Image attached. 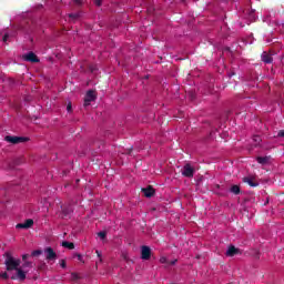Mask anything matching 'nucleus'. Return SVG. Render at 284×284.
Segmentation results:
<instances>
[{"mask_svg":"<svg viewBox=\"0 0 284 284\" xmlns=\"http://www.w3.org/2000/svg\"><path fill=\"white\" fill-rule=\"evenodd\" d=\"M43 254L42 250H36L31 253V256H41Z\"/></svg>","mask_w":284,"mask_h":284,"instance_id":"obj_20","label":"nucleus"},{"mask_svg":"<svg viewBox=\"0 0 284 284\" xmlns=\"http://www.w3.org/2000/svg\"><path fill=\"white\" fill-rule=\"evenodd\" d=\"M44 254H47L45 258L47 261H57V253L54 252L53 247H47L44 248Z\"/></svg>","mask_w":284,"mask_h":284,"instance_id":"obj_9","label":"nucleus"},{"mask_svg":"<svg viewBox=\"0 0 284 284\" xmlns=\"http://www.w3.org/2000/svg\"><path fill=\"white\" fill-rule=\"evenodd\" d=\"M241 251L236 248L234 245L229 246L226 251V256H236Z\"/></svg>","mask_w":284,"mask_h":284,"instance_id":"obj_14","label":"nucleus"},{"mask_svg":"<svg viewBox=\"0 0 284 284\" xmlns=\"http://www.w3.org/2000/svg\"><path fill=\"white\" fill-rule=\"evenodd\" d=\"M67 110H68V112H72V104H71V103H69V104L67 105Z\"/></svg>","mask_w":284,"mask_h":284,"instance_id":"obj_30","label":"nucleus"},{"mask_svg":"<svg viewBox=\"0 0 284 284\" xmlns=\"http://www.w3.org/2000/svg\"><path fill=\"white\" fill-rule=\"evenodd\" d=\"M34 225V220L28 219L23 223H18L16 225L17 230H30Z\"/></svg>","mask_w":284,"mask_h":284,"instance_id":"obj_8","label":"nucleus"},{"mask_svg":"<svg viewBox=\"0 0 284 284\" xmlns=\"http://www.w3.org/2000/svg\"><path fill=\"white\" fill-rule=\"evenodd\" d=\"M216 189L220 190V189H221V185L216 184Z\"/></svg>","mask_w":284,"mask_h":284,"instance_id":"obj_34","label":"nucleus"},{"mask_svg":"<svg viewBox=\"0 0 284 284\" xmlns=\"http://www.w3.org/2000/svg\"><path fill=\"white\" fill-rule=\"evenodd\" d=\"M4 265L7 267V272H13V271H17L20 267L21 260L14 258L12 255L7 254Z\"/></svg>","mask_w":284,"mask_h":284,"instance_id":"obj_1","label":"nucleus"},{"mask_svg":"<svg viewBox=\"0 0 284 284\" xmlns=\"http://www.w3.org/2000/svg\"><path fill=\"white\" fill-rule=\"evenodd\" d=\"M16 275L11 276V281H26V272L23 271V268L19 267L17 271Z\"/></svg>","mask_w":284,"mask_h":284,"instance_id":"obj_10","label":"nucleus"},{"mask_svg":"<svg viewBox=\"0 0 284 284\" xmlns=\"http://www.w3.org/2000/svg\"><path fill=\"white\" fill-rule=\"evenodd\" d=\"M0 276H1L2 278H4V281H8V278H10V276L8 275L7 272L0 274Z\"/></svg>","mask_w":284,"mask_h":284,"instance_id":"obj_26","label":"nucleus"},{"mask_svg":"<svg viewBox=\"0 0 284 284\" xmlns=\"http://www.w3.org/2000/svg\"><path fill=\"white\" fill-rule=\"evenodd\" d=\"M77 257H78V261H81V260H82L81 254H77Z\"/></svg>","mask_w":284,"mask_h":284,"instance_id":"obj_31","label":"nucleus"},{"mask_svg":"<svg viewBox=\"0 0 284 284\" xmlns=\"http://www.w3.org/2000/svg\"><path fill=\"white\" fill-rule=\"evenodd\" d=\"M8 39H10V36L8 33H6L2 38L3 43L8 42Z\"/></svg>","mask_w":284,"mask_h":284,"instance_id":"obj_27","label":"nucleus"},{"mask_svg":"<svg viewBox=\"0 0 284 284\" xmlns=\"http://www.w3.org/2000/svg\"><path fill=\"white\" fill-rule=\"evenodd\" d=\"M160 261L161 263H165V257H162Z\"/></svg>","mask_w":284,"mask_h":284,"instance_id":"obj_32","label":"nucleus"},{"mask_svg":"<svg viewBox=\"0 0 284 284\" xmlns=\"http://www.w3.org/2000/svg\"><path fill=\"white\" fill-rule=\"evenodd\" d=\"M174 263H176V262L173 261V262L171 263V265H174Z\"/></svg>","mask_w":284,"mask_h":284,"instance_id":"obj_36","label":"nucleus"},{"mask_svg":"<svg viewBox=\"0 0 284 284\" xmlns=\"http://www.w3.org/2000/svg\"><path fill=\"white\" fill-rule=\"evenodd\" d=\"M261 60L264 62V63H272L274 61V58H272V54L267 53V51H264L262 54H261Z\"/></svg>","mask_w":284,"mask_h":284,"instance_id":"obj_13","label":"nucleus"},{"mask_svg":"<svg viewBox=\"0 0 284 284\" xmlns=\"http://www.w3.org/2000/svg\"><path fill=\"white\" fill-rule=\"evenodd\" d=\"M277 138L284 139V130H280V131L277 132Z\"/></svg>","mask_w":284,"mask_h":284,"instance_id":"obj_25","label":"nucleus"},{"mask_svg":"<svg viewBox=\"0 0 284 284\" xmlns=\"http://www.w3.org/2000/svg\"><path fill=\"white\" fill-rule=\"evenodd\" d=\"M244 183H247L251 187H258V182L252 176H246L243 179Z\"/></svg>","mask_w":284,"mask_h":284,"instance_id":"obj_12","label":"nucleus"},{"mask_svg":"<svg viewBox=\"0 0 284 284\" xmlns=\"http://www.w3.org/2000/svg\"><path fill=\"white\" fill-rule=\"evenodd\" d=\"M98 236L101 237L102 240H104L105 236H108V234L105 232L101 231L98 233Z\"/></svg>","mask_w":284,"mask_h":284,"instance_id":"obj_23","label":"nucleus"},{"mask_svg":"<svg viewBox=\"0 0 284 284\" xmlns=\"http://www.w3.org/2000/svg\"><path fill=\"white\" fill-rule=\"evenodd\" d=\"M60 267H62L64 270V267H65V260H61L60 261Z\"/></svg>","mask_w":284,"mask_h":284,"instance_id":"obj_29","label":"nucleus"},{"mask_svg":"<svg viewBox=\"0 0 284 284\" xmlns=\"http://www.w3.org/2000/svg\"><path fill=\"white\" fill-rule=\"evenodd\" d=\"M92 101H97V91L89 90L84 95V108H88Z\"/></svg>","mask_w":284,"mask_h":284,"instance_id":"obj_3","label":"nucleus"},{"mask_svg":"<svg viewBox=\"0 0 284 284\" xmlns=\"http://www.w3.org/2000/svg\"><path fill=\"white\" fill-rule=\"evenodd\" d=\"M253 141H254V143H255V144H254L255 146H256V145H261V141H262V140H261V138H260L258 135H254V136H253Z\"/></svg>","mask_w":284,"mask_h":284,"instance_id":"obj_19","label":"nucleus"},{"mask_svg":"<svg viewBox=\"0 0 284 284\" xmlns=\"http://www.w3.org/2000/svg\"><path fill=\"white\" fill-rule=\"evenodd\" d=\"M155 190L154 187H152V185H149L144 189H142V194H144V196H146V199H152V196L155 194Z\"/></svg>","mask_w":284,"mask_h":284,"instance_id":"obj_11","label":"nucleus"},{"mask_svg":"<svg viewBox=\"0 0 284 284\" xmlns=\"http://www.w3.org/2000/svg\"><path fill=\"white\" fill-rule=\"evenodd\" d=\"M256 161L260 165H267L270 163V156H257Z\"/></svg>","mask_w":284,"mask_h":284,"instance_id":"obj_15","label":"nucleus"},{"mask_svg":"<svg viewBox=\"0 0 284 284\" xmlns=\"http://www.w3.org/2000/svg\"><path fill=\"white\" fill-rule=\"evenodd\" d=\"M94 4H95L98 8H101V6H103V0H94Z\"/></svg>","mask_w":284,"mask_h":284,"instance_id":"obj_22","label":"nucleus"},{"mask_svg":"<svg viewBox=\"0 0 284 284\" xmlns=\"http://www.w3.org/2000/svg\"><path fill=\"white\" fill-rule=\"evenodd\" d=\"M23 61H28L29 63H39V57L36 55L34 52H28L22 55Z\"/></svg>","mask_w":284,"mask_h":284,"instance_id":"obj_6","label":"nucleus"},{"mask_svg":"<svg viewBox=\"0 0 284 284\" xmlns=\"http://www.w3.org/2000/svg\"><path fill=\"white\" fill-rule=\"evenodd\" d=\"M22 267H32V262L23 261Z\"/></svg>","mask_w":284,"mask_h":284,"instance_id":"obj_21","label":"nucleus"},{"mask_svg":"<svg viewBox=\"0 0 284 284\" xmlns=\"http://www.w3.org/2000/svg\"><path fill=\"white\" fill-rule=\"evenodd\" d=\"M73 212H74V209L72 207L71 204L61 206V216H62V219H70V216H72Z\"/></svg>","mask_w":284,"mask_h":284,"instance_id":"obj_5","label":"nucleus"},{"mask_svg":"<svg viewBox=\"0 0 284 284\" xmlns=\"http://www.w3.org/2000/svg\"><path fill=\"white\" fill-rule=\"evenodd\" d=\"M62 247H67L68 250H74V243L64 241L62 242Z\"/></svg>","mask_w":284,"mask_h":284,"instance_id":"obj_17","label":"nucleus"},{"mask_svg":"<svg viewBox=\"0 0 284 284\" xmlns=\"http://www.w3.org/2000/svg\"><path fill=\"white\" fill-rule=\"evenodd\" d=\"M229 77H234V73L229 74Z\"/></svg>","mask_w":284,"mask_h":284,"instance_id":"obj_35","label":"nucleus"},{"mask_svg":"<svg viewBox=\"0 0 284 284\" xmlns=\"http://www.w3.org/2000/svg\"><path fill=\"white\" fill-rule=\"evenodd\" d=\"M4 141H7V143H12V145H19V143H26L30 141V139L26 136L6 135Z\"/></svg>","mask_w":284,"mask_h":284,"instance_id":"obj_2","label":"nucleus"},{"mask_svg":"<svg viewBox=\"0 0 284 284\" xmlns=\"http://www.w3.org/2000/svg\"><path fill=\"white\" fill-rule=\"evenodd\" d=\"M151 256H152V248H150V246L143 245L141 247V258L143 261H150Z\"/></svg>","mask_w":284,"mask_h":284,"instance_id":"obj_7","label":"nucleus"},{"mask_svg":"<svg viewBox=\"0 0 284 284\" xmlns=\"http://www.w3.org/2000/svg\"><path fill=\"white\" fill-rule=\"evenodd\" d=\"M20 163H21V160L17 161V162H16V165H19Z\"/></svg>","mask_w":284,"mask_h":284,"instance_id":"obj_33","label":"nucleus"},{"mask_svg":"<svg viewBox=\"0 0 284 284\" xmlns=\"http://www.w3.org/2000/svg\"><path fill=\"white\" fill-rule=\"evenodd\" d=\"M71 277H72V281H79V274H77V273H72L71 274Z\"/></svg>","mask_w":284,"mask_h":284,"instance_id":"obj_24","label":"nucleus"},{"mask_svg":"<svg viewBox=\"0 0 284 284\" xmlns=\"http://www.w3.org/2000/svg\"><path fill=\"white\" fill-rule=\"evenodd\" d=\"M230 192H232V194L239 195L241 194V186L234 184L231 186Z\"/></svg>","mask_w":284,"mask_h":284,"instance_id":"obj_16","label":"nucleus"},{"mask_svg":"<svg viewBox=\"0 0 284 284\" xmlns=\"http://www.w3.org/2000/svg\"><path fill=\"white\" fill-rule=\"evenodd\" d=\"M194 169L192 164L186 163L183 169H182V176H185L186 179H192L194 178Z\"/></svg>","mask_w":284,"mask_h":284,"instance_id":"obj_4","label":"nucleus"},{"mask_svg":"<svg viewBox=\"0 0 284 284\" xmlns=\"http://www.w3.org/2000/svg\"><path fill=\"white\" fill-rule=\"evenodd\" d=\"M80 18H81L80 12L69 14V19H72L73 21H77V19H80Z\"/></svg>","mask_w":284,"mask_h":284,"instance_id":"obj_18","label":"nucleus"},{"mask_svg":"<svg viewBox=\"0 0 284 284\" xmlns=\"http://www.w3.org/2000/svg\"><path fill=\"white\" fill-rule=\"evenodd\" d=\"M28 258H30V254H23L22 255V261H28Z\"/></svg>","mask_w":284,"mask_h":284,"instance_id":"obj_28","label":"nucleus"}]
</instances>
